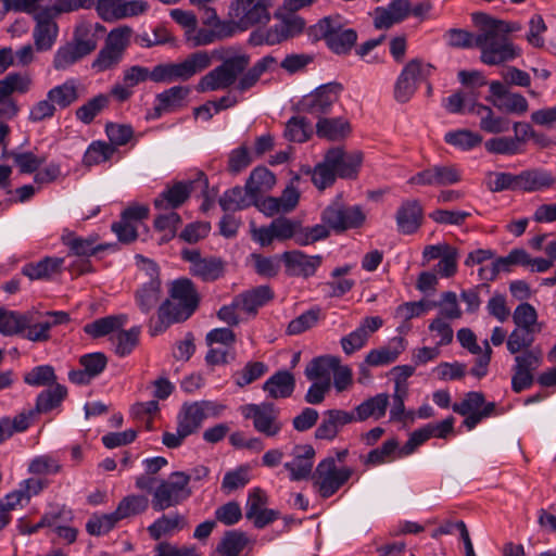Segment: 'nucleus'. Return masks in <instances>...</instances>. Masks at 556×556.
<instances>
[{
  "instance_id": "obj_1",
  "label": "nucleus",
  "mask_w": 556,
  "mask_h": 556,
  "mask_svg": "<svg viewBox=\"0 0 556 556\" xmlns=\"http://www.w3.org/2000/svg\"><path fill=\"white\" fill-rule=\"evenodd\" d=\"M213 60L220 61V64L201 77L197 85L199 92L227 88L247 65V56L233 54L229 49L199 50L190 53L181 62L157 64L152 70L142 65L128 66L123 70L122 80L132 90L147 80L154 83L187 81L208 68Z\"/></svg>"
},
{
  "instance_id": "obj_2",
  "label": "nucleus",
  "mask_w": 556,
  "mask_h": 556,
  "mask_svg": "<svg viewBox=\"0 0 556 556\" xmlns=\"http://www.w3.org/2000/svg\"><path fill=\"white\" fill-rule=\"evenodd\" d=\"M480 28L477 33L476 47L480 49L482 63L496 66L513 61L520 55V49L507 35L500 34L495 24L476 23Z\"/></svg>"
},
{
  "instance_id": "obj_3",
  "label": "nucleus",
  "mask_w": 556,
  "mask_h": 556,
  "mask_svg": "<svg viewBox=\"0 0 556 556\" xmlns=\"http://www.w3.org/2000/svg\"><path fill=\"white\" fill-rule=\"evenodd\" d=\"M317 39L325 40L330 51L338 55L349 54L357 41L355 29L348 27L340 15L326 16L311 28Z\"/></svg>"
},
{
  "instance_id": "obj_4",
  "label": "nucleus",
  "mask_w": 556,
  "mask_h": 556,
  "mask_svg": "<svg viewBox=\"0 0 556 556\" xmlns=\"http://www.w3.org/2000/svg\"><path fill=\"white\" fill-rule=\"evenodd\" d=\"M275 1L231 0L228 8V25L232 35L268 23L270 20L269 10L275 5Z\"/></svg>"
},
{
  "instance_id": "obj_5",
  "label": "nucleus",
  "mask_w": 556,
  "mask_h": 556,
  "mask_svg": "<svg viewBox=\"0 0 556 556\" xmlns=\"http://www.w3.org/2000/svg\"><path fill=\"white\" fill-rule=\"evenodd\" d=\"M132 29L129 26L113 28L106 36L103 47L91 63V68L103 73L116 68L130 46Z\"/></svg>"
},
{
  "instance_id": "obj_6",
  "label": "nucleus",
  "mask_w": 556,
  "mask_h": 556,
  "mask_svg": "<svg viewBox=\"0 0 556 556\" xmlns=\"http://www.w3.org/2000/svg\"><path fill=\"white\" fill-rule=\"evenodd\" d=\"M320 218L328 228L341 233L361 228L366 220V214L361 205H348L342 194H338L321 212Z\"/></svg>"
},
{
  "instance_id": "obj_7",
  "label": "nucleus",
  "mask_w": 556,
  "mask_h": 556,
  "mask_svg": "<svg viewBox=\"0 0 556 556\" xmlns=\"http://www.w3.org/2000/svg\"><path fill=\"white\" fill-rule=\"evenodd\" d=\"M33 87V78L28 73L13 72L0 79V122L15 118L20 113V105L13 94H25Z\"/></svg>"
},
{
  "instance_id": "obj_8",
  "label": "nucleus",
  "mask_w": 556,
  "mask_h": 556,
  "mask_svg": "<svg viewBox=\"0 0 556 556\" xmlns=\"http://www.w3.org/2000/svg\"><path fill=\"white\" fill-rule=\"evenodd\" d=\"M353 472L351 467H338L334 457H327L312 475L313 486L323 498H329L350 480Z\"/></svg>"
},
{
  "instance_id": "obj_9",
  "label": "nucleus",
  "mask_w": 556,
  "mask_h": 556,
  "mask_svg": "<svg viewBox=\"0 0 556 556\" xmlns=\"http://www.w3.org/2000/svg\"><path fill=\"white\" fill-rule=\"evenodd\" d=\"M189 482L190 477L184 471H175L167 480H162L153 491L152 508L163 511L182 503L191 495Z\"/></svg>"
},
{
  "instance_id": "obj_10",
  "label": "nucleus",
  "mask_w": 556,
  "mask_h": 556,
  "mask_svg": "<svg viewBox=\"0 0 556 556\" xmlns=\"http://www.w3.org/2000/svg\"><path fill=\"white\" fill-rule=\"evenodd\" d=\"M434 67L420 59L408 61L399 74L393 88V97L399 103H407L419 85L431 76Z\"/></svg>"
},
{
  "instance_id": "obj_11",
  "label": "nucleus",
  "mask_w": 556,
  "mask_h": 556,
  "mask_svg": "<svg viewBox=\"0 0 556 556\" xmlns=\"http://www.w3.org/2000/svg\"><path fill=\"white\" fill-rule=\"evenodd\" d=\"M240 412L245 419L252 421L254 430L266 438L278 437L283 428L280 410L273 403L245 404L240 407Z\"/></svg>"
},
{
  "instance_id": "obj_12",
  "label": "nucleus",
  "mask_w": 556,
  "mask_h": 556,
  "mask_svg": "<svg viewBox=\"0 0 556 556\" xmlns=\"http://www.w3.org/2000/svg\"><path fill=\"white\" fill-rule=\"evenodd\" d=\"M454 413L464 416V427L468 430L475 429L483 419L494 415L496 404L494 402H485L482 392L470 391L465 394L464 399L452 405Z\"/></svg>"
},
{
  "instance_id": "obj_13",
  "label": "nucleus",
  "mask_w": 556,
  "mask_h": 556,
  "mask_svg": "<svg viewBox=\"0 0 556 556\" xmlns=\"http://www.w3.org/2000/svg\"><path fill=\"white\" fill-rule=\"evenodd\" d=\"M181 257L190 264V274L203 282H214L225 276L226 262L220 257H203L201 252L197 249L182 250Z\"/></svg>"
},
{
  "instance_id": "obj_14",
  "label": "nucleus",
  "mask_w": 556,
  "mask_h": 556,
  "mask_svg": "<svg viewBox=\"0 0 556 556\" xmlns=\"http://www.w3.org/2000/svg\"><path fill=\"white\" fill-rule=\"evenodd\" d=\"M342 90L343 86L337 81L321 85L314 92L303 98L300 103L301 110L320 118L331 112V108L338 102Z\"/></svg>"
},
{
  "instance_id": "obj_15",
  "label": "nucleus",
  "mask_w": 556,
  "mask_h": 556,
  "mask_svg": "<svg viewBox=\"0 0 556 556\" xmlns=\"http://www.w3.org/2000/svg\"><path fill=\"white\" fill-rule=\"evenodd\" d=\"M489 90L491 94L485 98V101L498 111L523 115L529 110L527 99L521 93L510 92L507 86L500 80L490 81Z\"/></svg>"
},
{
  "instance_id": "obj_16",
  "label": "nucleus",
  "mask_w": 556,
  "mask_h": 556,
  "mask_svg": "<svg viewBox=\"0 0 556 556\" xmlns=\"http://www.w3.org/2000/svg\"><path fill=\"white\" fill-rule=\"evenodd\" d=\"M462 180V172L454 164L432 165L413 175L408 184L418 186H452Z\"/></svg>"
},
{
  "instance_id": "obj_17",
  "label": "nucleus",
  "mask_w": 556,
  "mask_h": 556,
  "mask_svg": "<svg viewBox=\"0 0 556 556\" xmlns=\"http://www.w3.org/2000/svg\"><path fill=\"white\" fill-rule=\"evenodd\" d=\"M156 319L150 318V331L152 336L164 332L170 325L187 320L193 312L182 304L174 301L172 298L166 299L157 308Z\"/></svg>"
},
{
  "instance_id": "obj_18",
  "label": "nucleus",
  "mask_w": 556,
  "mask_h": 556,
  "mask_svg": "<svg viewBox=\"0 0 556 556\" xmlns=\"http://www.w3.org/2000/svg\"><path fill=\"white\" fill-rule=\"evenodd\" d=\"M472 102L467 106V112L479 117L480 130L498 135L509 130L510 121L504 115H497L492 106L477 102V94H472Z\"/></svg>"
},
{
  "instance_id": "obj_19",
  "label": "nucleus",
  "mask_w": 556,
  "mask_h": 556,
  "mask_svg": "<svg viewBox=\"0 0 556 556\" xmlns=\"http://www.w3.org/2000/svg\"><path fill=\"white\" fill-rule=\"evenodd\" d=\"M287 275L291 277L309 278L320 267L324 257L321 255H307L300 250L287 251L281 255Z\"/></svg>"
},
{
  "instance_id": "obj_20",
  "label": "nucleus",
  "mask_w": 556,
  "mask_h": 556,
  "mask_svg": "<svg viewBox=\"0 0 556 556\" xmlns=\"http://www.w3.org/2000/svg\"><path fill=\"white\" fill-rule=\"evenodd\" d=\"M5 12H24L35 21L46 17H56L62 14L59 0H2Z\"/></svg>"
},
{
  "instance_id": "obj_21",
  "label": "nucleus",
  "mask_w": 556,
  "mask_h": 556,
  "mask_svg": "<svg viewBox=\"0 0 556 556\" xmlns=\"http://www.w3.org/2000/svg\"><path fill=\"white\" fill-rule=\"evenodd\" d=\"M97 47L93 38L76 39L73 42L60 47L53 58V67L56 71H64L91 53Z\"/></svg>"
},
{
  "instance_id": "obj_22",
  "label": "nucleus",
  "mask_w": 556,
  "mask_h": 556,
  "mask_svg": "<svg viewBox=\"0 0 556 556\" xmlns=\"http://www.w3.org/2000/svg\"><path fill=\"white\" fill-rule=\"evenodd\" d=\"M292 460L285 463L283 467L290 472L292 481L312 478L315 450L309 444L295 445L292 450Z\"/></svg>"
},
{
  "instance_id": "obj_23",
  "label": "nucleus",
  "mask_w": 556,
  "mask_h": 556,
  "mask_svg": "<svg viewBox=\"0 0 556 556\" xmlns=\"http://www.w3.org/2000/svg\"><path fill=\"white\" fill-rule=\"evenodd\" d=\"M61 241L68 248L70 255L80 257H90L112 247L111 244L98 243V237L94 235L86 238L78 237L70 229L63 230Z\"/></svg>"
},
{
  "instance_id": "obj_24",
  "label": "nucleus",
  "mask_w": 556,
  "mask_h": 556,
  "mask_svg": "<svg viewBox=\"0 0 556 556\" xmlns=\"http://www.w3.org/2000/svg\"><path fill=\"white\" fill-rule=\"evenodd\" d=\"M326 154L328 163L332 165L337 177L351 179L357 176L363 161L361 153H348L340 148H332Z\"/></svg>"
},
{
  "instance_id": "obj_25",
  "label": "nucleus",
  "mask_w": 556,
  "mask_h": 556,
  "mask_svg": "<svg viewBox=\"0 0 556 556\" xmlns=\"http://www.w3.org/2000/svg\"><path fill=\"white\" fill-rule=\"evenodd\" d=\"M296 220L286 217L275 218L268 226L261 227L256 231V240L262 247H267L273 241H286L293 239L295 235Z\"/></svg>"
},
{
  "instance_id": "obj_26",
  "label": "nucleus",
  "mask_w": 556,
  "mask_h": 556,
  "mask_svg": "<svg viewBox=\"0 0 556 556\" xmlns=\"http://www.w3.org/2000/svg\"><path fill=\"white\" fill-rule=\"evenodd\" d=\"M424 210L417 200L404 201L396 211L395 219L399 232L415 233L421 226Z\"/></svg>"
},
{
  "instance_id": "obj_27",
  "label": "nucleus",
  "mask_w": 556,
  "mask_h": 556,
  "mask_svg": "<svg viewBox=\"0 0 556 556\" xmlns=\"http://www.w3.org/2000/svg\"><path fill=\"white\" fill-rule=\"evenodd\" d=\"M305 21L299 15L290 14L267 28L271 46L279 45L303 33Z\"/></svg>"
},
{
  "instance_id": "obj_28",
  "label": "nucleus",
  "mask_w": 556,
  "mask_h": 556,
  "mask_svg": "<svg viewBox=\"0 0 556 556\" xmlns=\"http://www.w3.org/2000/svg\"><path fill=\"white\" fill-rule=\"evenodd\" d=\"M410 13L408 0H393L387 8H377L374 24L378 29H388L404 21Z\"/></svg>"
},
{
  "instance_id": "obj_29",
  "label": "nucleus",
  "mask_w": 556,
  "mask_h": 556,
  "mask_svg": "<svg viewBox=\"0 0 556 556\" xmlns=\"http://www.w3.org/2000/svg\"><path fill=\"white\" fill-rule=\"evenodd\" d=\"M188 526L184 515L178 513L163 514L155 519L149 527L148 532L151 539L160 541L162 538H170Z\"/></svg>"
},
{
  "instance_id": "obj_30",
  "label": "nucleus",
  "mask_w": 556,
  "mask_h": 556,
  "mask_svg": "<svg viewBox=\"0 0 556 556\" xmlns=\"http://www.w3.org/2000/svg\"><path fill=\"white\" fill-rule=\"evenodd\" d=\"M192 181H178L172 187L166 188L154 200V206L157 210H175L182 205L190 197Z\"/></svg>"
},
{
  "instance_id": "obj_31",
  "label": "nucleus",
  "mask_w": 556,
  "mask_h": 556,
  "mask_svg": "<svg viewBox=\"0 0 556 556\" xmlns=\"http://www.w3.org/2000/svg\"><path fill=\"white\" fill-rule=\"evenodd\" d=\"M407 342L403 337L392 338L388 345L374 349L366 355L365 362L369 366H383L394 363L406 350Z\"/></svg>"
},
{
  "instance_id": "obj_32",
  "label": "nucleus",
  "mask_w": 556,
  "mask_h": 556,
  "mask_svg": "<svg viewBox=\"0 0 556 556\" xmlns=\"http://www.w3.org/2000/svg\"><path fill=\"white\" fill-rule=\"evenodd\" d=\"M233 35L230 30L228 23H218L216 27H202L195 26L193 31L187 37L186 41L193 48L208 46L216 41L231 38Z\"/></svg>"
},
{
  "instance_id": "obj_33",
  "label": "nucleus",
  "mask_w": 556,
  "mask_h": 556,
  "mask_svg": "<svg viewBox=\"0 0 556 556\" xmlns=\"http://www.w3.org/2000/svg\"><path fill=\"white\" fill-rule=\"evenodd\" d=\"M556 178L547 170L534 168L518 174V191L535 192L552 188Z\"/></svg>"
},
{
  "instance_id": "obj_34",
  "label": "nucleus",
  "mask_w": 556,
  "mask_h": 556,
  "mask_svg": "<svg viewBox=\"0 0 556 556\" xmlns=\"http://www.w3.org/2000/svg\"><path fill=\"white\" fill-rule=\"evenodd\" d=\"M273 299V291L268 286H260L235 296V306L239 309L255 314L257 309Z\"/></svg>"
},
{
  "instance_id": "obj_35",
  "label": "nucleus",
  "mask_w": 556,
  "mask_h": 556,
  "mask_svg": "<svg viewBox=\"0 0 556 556\" xmlns=\"http://www.w3.org/2000/svg\"><path fill=\"white\" fill-rule=\"evenodd\" d=\"M295 388L294 376L288 370H279L270 376L263 384V390L271 399L290 397Z\"/></svg>"
},
{
  "instance_id": "obj_36",
  "label": "nucleus",
  "mask_w": 556,
  "mask_h": 556,
  "mask_svg": "<svg viewBox=\"0 0 556 556\" xmlns=\"http://www.w3.org/2000/svg\"><path fill=\"white\" fill-rule=\"evenodd\" d=\"M55 17L39 18L33 31L35 48L37 51H49L52 49L59 35V26Z\"/></svg>"
},
{
  "instance_id": "obj_37",
  "label": "nucleus",
  "mask_w": 556,
  "mask_h": 556,
  "mask_svg": "<svg viewBox=\"0 0 556 556\" xmlns=\"http://www.w3.org/2000/svg\"><path fill=\"white\" fill-rule=\"evenodd\" d=\"M23 338L31 342H47L51 339L49 324L42 316V312H25Z\"/></svg>"
},
{
  "instance_id": "obj_38",
  "label": "nucleus",
  "mask_w": 556,
  "mask_h": 556,
  "mask_svg": "<svg viewBox=\"0 0 556 556\" xmlns=\"http://www.w3.org/2000/svg\"><path fill=\"white\" fill-rule=\"evenodd\" d=\"M169 298L179 302L191 312L199 306L200 295L194 283L188 278H180L172 282Z\"/></svg>"
},
{
  "instance_id": "obj_39",
  "label": "nucleus",
  "mask_w": 556,
  "mask_h": 556,
  "mask_svg": "<svg viewBox=\"0 0 556 556\" xmlns=\"http://www.w3.org/2000/svg\"><path fill=\"white\" fill-rule=\"evenodd\" d=\"M56 109L65 110L76 103L79 99V83L75 78H68L64 83L48 90Z\"/></svg>"
},
{
  "instance_id": "obj_40",
  "label": "nucleus",
  "mask_w": 556,
  "mask_h": 556,
  "mask_svg": "<svg viewBox=\"0 0 556 556\" xmlns=\"http://www.w3.org/2000/svg\"><path fill=\"white\" fill-rule=\"evenodd\" d=\"M338 366V357L331 355L318 356L306 365L304 374L311 381L331 382V374Z\"/></svg>"
},
{
  "instance_id": "obj_41",
  "label": "nucleus",
  "mask_w": 556,
  "mask_h": 556,
  "mask_svg": "<svg viewBox=\"0 0 556 556\" xmlns=\"http://www.w3.org/2000/svg\"><path fill=\"white\" fill-rule=\"evenodd\" d=\"M389 394L379 393L371 396L355 407V416L357 421H365L368 418L376 420L381 419L387 412L389 406Z\"/></svg>"
},
{
  "instance_id": "obj_42",
  "label": "nucleus",
  "mask_w": 556,
  "mask_h": 556,
  "mask_svg": "<svg viewBox=\"0 0 556 556\" xmlns=\"http://www.w3.org/2000/svg\"><path fill=\"white\" fill-rule=\"evenodd\" d=\"M162 295L161 281H143L135 291V302L141 313L150 314Z\"/></svg>"
},
{
  "instance_id": "obj_43",
  "label": "nucleus",
  "mask_w": 556,
  "mask_h": 556,
  "mask_svg": "<svg viewBox=\"0 0 556 556\" xmlns=\"http://www.w3.org/2000/svg\"><path fill=\"white\" fill-rule=\"evenodd\" d=\"M64 260L61 257L47 256L39 262L25 264L22 274L30 280L49 279L53 274L60 271Z\"/></svg>"
},
{
  "instance_id": "obj_44",
  "label": "nucleus",
  "mask_w": 556,
  "mask_h": 556,
  "mask_svg": "<svg viewBox=\"0 0 556 556\" xmlns=\"http://www.w3.org/2000/svg\"><path fill=\"white\" fill-rule=\"evenodd\" d=\"M351 132L350 123L343 117H320L316 124V134L328 140H340Z\"/></svg>"
},
{
  "instance_id": "obj_45",
  "label": "nucleus",
  "mask_w": 556,
  "mask_h": 556,
  "mask_svg": "<svg viewBox=\"0 0 556 556\" xmlns=\"http://www.w3.org/2000/svg\"><path fill=\"white\" fill-rule=\"evenodd\" d=\"M218 49H229V50H232L233 54L247 56V65L237 75V78L235 79V81L230 86H228L227 89L235 86L236 92L244 93L248 90H250L252 87H254L256 85V83L258 81V79L261 78V75H258V73H256L253 70V67L248 70V67L250 65V61H251L250 55L248 53H245L238 46L219 47ZM224 90H226V88Z\"/></svg>"
},
{
  "instance_id": "obj_46",
  "label": "nucleus",
  "mask_w": 556,
  "mask_h": 556,
  "mask_svg": "<svg viewBox=\"0 0 556 556\" xmlns=\"http://www.w3.org/2000/svg\"><path fill=\"white\" fill-rule=\"evenodd\" d=\"M276 184L275 175L266 167L254 168L245 184L249 195L255 200L264 192L270 190Z\"/></svg>"
},
{
  "instance_id": "obj_47",
  "label": "nucleus",
  "mask_w": 556,
  "mask_h": 556,
  "mask_svg": "<svg viewBox=\"0 0 556 556\" xmlns=\"http://www.w3.org/2000/svg\"><path fill=\"white\" fill-rule=\"evenodd\" d=\"M203 420L204 415L198 402L185 403L178 414L177 425L191 435L200 429Z\"/></svg>"
},
{
  "instance_id": "obj_48",
  "label": "nucleus",
  "mask_w": 556,
  "mask_h": 556,
  "mask_svg": "<svg viewBox=\"0 0 556 556\" xmlns=\"http://www.w3.org/2000/svg\"><path fill=\"white\" fill-rule=\"evenodd\" d=\"M255 199L249 195L247 188L233 187L224 192L219 199V205L225 212H236L249 207Z\"/></svg>"
},
{
  "instance_id": "obj_49",
  "label": "nucleus",
  "mask_w": 556,
  "mask_h": 556,
  "mask_svg": "<svg viewBox=\"0 0 556 556\" xmlns=\"http://www.w3.org/2000/svg\"><path fill=\"white\" fill-rule=\"evenodd\" d=\"M109 105L110 96L106 93H99L80 105L76 110L75 116L79 122L89 125L103 110L109 108Z\"/></svg>"
},
{
  "instance_id": "obj_50",
  "label": "nucleus",
  "mask_w": 556,
  "mask_h": 556,
  "mask_svg": "<svg viewBox=\"0 0 556 556\" xmlns=\"http://www.w3.org/2000/svg\"><path fill=\"white\" fill-rule=\"evenodd\" d=\"M66 394V388L58 383L52 389L41 391L36 400V413H48L56 408L65 399Z\"/></svg>"
},
{
  "instance_id": "obj_51",
  "label": "nucleus",
  "mask_w": 556,
  "mask_h": 556,
  "mask_svg": "<svg viewBox=\"0 0 556 556\" xmlns=\"http://www.w3.org/2000/svg\"><path fill=\"white\" fill-rule=\"evenodd\" d=\"M190 89L185 86H174L156 96V110L170 112L182 105Z\"/></svg>"
},
{
  "instance_id": "obj_52",
  "label": "nucleus",
  "mask_w": 556,
  "mask_h": 556,
  "mask_svg": "<svg viewBox=\"0 0 556 556\" xmlns=\"http://www.w3.org/2000/svg\"><path fill=\"white\" fill-rule=\"evenodd\" d=\"M116 152V148L104 141H93L87 148L84 156L83 164L87 167L98 165L109 161Z\"/></svg>"
},
{
  "instance_id": "obj_53",
  "label": "nucleus",
  "mask_w": 556,
  "mask_h": 556,
  "mask_svg": "<svg viewBox=\"0 0 556 556\" xmlns=\"http://www.w3.org/2000/svg\"><path fill=\"white\" fill-rule=\"evenodd\" d=\"M321 317V309L318 306L312 307L294 319L287 327V333L290 336L301 334L315 327Z\"/></svg>"
},
{
  "instance_id": "obj_54",
  "label": "nucleus",
  "mask_w": 556,
  "mask_h": 556,
  "mask_svg": "<svg viewBox=\"0 0 556 556\" xmlns=\"http://www.w3.org/2000/svg\"><path fill=\"white\" fill-rule=\"evenodd\" d=\"M116 355L124 357L132 352L139 342V329L122 330L110 337Z\"/></svg>"
},
{
  "instance_id": "obj_55",
  "label": "nucleus",
  "mask_w": 556,
  "mask_h": 556,
  "mask_svg": "<svg viewBox=\"0 0 556 556\" xmlns=\"http://www.w3.org/2000/svg\"><path fill=\"white\" fill-rule=\"evenodd\" d=\"M149 507V500L144 495H128L117 505L115 514L118 520L136 516L146 511Z\"/></svg>"
},
{
  "instance_id": "obj_56",
  "label": "nucleus",
  "mask_w": 556,
  "mask_h": 556,
  "mask_svg": "<svg viewBox=\"0 0 556 556\" xmlns=\"http://www.w3.org/2000/svg\"><path fill=\"white\" fill-rule=\"evenodd\" d=\"M399 441L396 439H389L383 442L380 447L371 450L365 460L366 465L378 466L387 462L393 460L399 457Z\"/></svg>"
},
{
  "instance_id": "obj_57",
  "label": "nucleus",
  "mask_w": 556,
  "mask_h": 556,
  "mask_svg": "<svg viewBox=\"0 0 556 556\" xmlns=\"http://www.w3.org/2000/svg\"><path fill=\"white\" fill-rule=\"evenodd\" d=\"M25 313L0 307V333L15 336L24 332Z\"/></svg>"
},
{
  "instance_id": "obj_58",
  "label": "nucleus",
  "mask_w": 556,
  "mask_h": 556,
  "mask_svg": "<svg viewBox=\"0 0 556 556\" xmlns=\"http://www.w3.org/2000/svg\"><path fill=\"white\" fill-rule=\"evenodd\" d=\"M313 134L311 123L303 116L291 117L286 125L285 137L292 142H305Z\"/></svg>"
},
{
  "instance_id": "obj_59",
  "label": "nucleus",
  "mask_w": 556,
  "mask_h": 556,
  "mask_svg": "<svg viewBox=\"0 0 556 556\" xmlns=\"http://www.w3.org/2000/svg\"><path fill=\"white\" fill-rule=\"evenodd\" d=\"M444 139L448 144L460 148L465 151L478 147L483 140L480 134L469 129L448 131L445 134Z\"/></svg>"
},
{
  "instance_id": "obj_60",
  "label": "nucleus",
  "mask_w": 556,
  "mask_h": 556,
  "mask_svg": "<svg viewBox=\"0 0 556 556\" xmlns=\"http://www.w3.org/2000/svg\"><path fill=\"white\" fill-rule=\"evenodd\" d=\"M123 326V321L118 316H105L96 319L84 326V331L92 338L108 336Z\"/></svg>"
},
{
  "instance_id": "obj_61",
  "label": "nucleus",
  "mask_w": 556,
  "mask_h": 556,
  "mask_svg": "<svg viewBox=\"0 0 556 556\" xmlns=\"http://www.w3.org/2000/svg\"><path fill=\"white\" fill-rule=\"evenodd\" d=\"M248 544V538L240 531H227L217 546V551L225 556H239Z\"/></svg>"
},
{
  "instance_id": "obj_62",
  "label": "nucleus",
  "mask_w": 556,
  "mask_h": 556,
  "mask_svg": "<svg viewBox=\"0 0 556 556\" xmlns=\"http://www.w3.org/2000/svg\"><path fill=\"white\" fill-rule=\"evenodd\" d=\"M486 187L492 192L518 191V174L490 172L486 176Z\"/></svg>"
},
{
  "instance_id": "obj_63",
  "label": "nucleus",
  "mask_w": 556,
  "mask_h": 556,
  "mask_svg": "<svg viewBox=\"0 0 556 556\" xmlns=\"http://www.w3.org/2000/svg\"><path fill=\"white\" fill-rule=\"evenodd\" d=\"M115 511L111 514L92 515L86 523V530L90 535H104L109 533L118 522Z\"/></svg>"
},
{
  "instance_id": "obj_64",
  "label": "nucleus",
  "mask_w": 556,
  "mask_h": 556,
  "mask_svg": "<svg viewBox=\"0 0 556 556\" xmlns=\"http://www.w3.org/2000/svg\"><path fill=\"white\" fill-rule=\"evenodd\" d=\"M61 470L62 465L59 459L49 454L36 456L28 465V472L36 476L55 475Z\"/></svg>"
}]
</instances>
